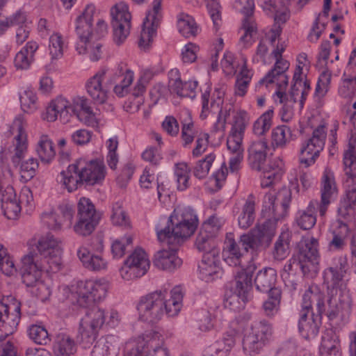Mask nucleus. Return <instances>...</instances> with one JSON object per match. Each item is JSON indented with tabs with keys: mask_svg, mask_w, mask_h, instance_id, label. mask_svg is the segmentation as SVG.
<instances>
[{
	"mask_svg": "<svg viewBox=\"0 0 356 356\" xmlns=\"http://www.w3.org/2000/svg\"><path fill=\"white\" fill-rule=\"evenodd\" d=\"M60 241L53 235L40 238L35 248L22 259L20 268L23 283L32 287L40 280L42 272H56L61 265Z\"/></svg>",
	"mask_w": 356,
	"mask_h": 356,
	"instance_id": "nucleus-1",
	"label": "nucleus"
},
{
	"mask_svg": "<svg viewBox=\"0 0 356 356\" xmlns=\"http://www.w3.org/2000/svg\"><path fill=\"white\" fill-rule=\"evenodd\" d=\"M170 294V298L167 299V290L161 289L142 296L137 306L140 318L148 323H156L164 314L169 317L177 316L182 307L183 292L180 286H175Z\"/></svg>",
	"mask_w": 356,
	"mask_h": 356,
	"instance_id": "nucleus-2",
	"label": "nucleus"
},
{
	"mask_svg": "<svg viewBox=\"0 0 356 356\" xmlns=\"http://www.w3.org/2000/svg\"><path fill=\"white\" fill-rule=\"evenodd\" d=\"M199 220L190 207H177L168 218L164 228H156L158 239L161 243L179 245L195 232Z\"/></svg>",
	"mask_w": 356,
	"mask_h": 356,
	"instance_id": "nucleus-3",
	"label": "nucleus"
},
{
	"mask_svg": "<svg viewBox=\"0 0 356 356\" xmlns=\"http://www.w3.org/2000/svg\"><path fill=\"white\" fill-rule=\"evenodd\" d=\"M106 168L103 161L98 159H79L60 172L57 177L69 192L77 189L79 184L93 186L100 184L105 178Z\"/></svg>",
	"mask_w": 356,
	"mask_h": 356,
	"instance_id": "nucleus-4",
	"label": "nucleus"
},
{
	"mask_svg": "<svg viewBox=\"0 0 356 356\" xmlns=\"http://www.w3.org/2000/svg\"><path fill=\"white\" fill-rule=\"evenodd\" d=\"M316 312L321 316L325 311V296L316 286H312L302 296L298 329L300 334L306 339H314L319 331V321L314 318L313 305Z\"/></svg>",
	"mask_w": 356,
	"mask_h": 356,
	"instance_id": "nucleus-5",
	"label": "nucleus"
},
{
	"mask_svg": "<svg viewBox=\"0 0 356 356\" xmlns=\"http://www.w3.org/2000/svg\"><path fill=\"white\" fill-rule=\"evenodd\" d=\"M109 283L104 279L78 281L70 286V298L74 305L86 308L105 299Z\"/></svg>",
	"mask_w": 356,
	"mask_h": 356,
	"instance_id": "nucleus-6",
	"label": "nucleus"
},
{
	"mask_svg": "<svg viewBox=\"0 0 356 356\" xmlns=\"http://www.w3.org/2000/svg\"><path fill=\"white\" fill-rule=\"evenodd\" d=\"M226 92V86L222 85L216 87L210 101V91L205 90L201 96L202 111L200 118L206 119L210 113L218 111V118L215 124V128L217 130L225 129L227 118L230 115L234 109L232 104H226L223 108L224 97Z\"/></svg>",
	"mask_w": 356,
	"mask_h": 356,
	"instance_id": "nucleus-7",
	"label": "nucleus"
},
{
	"mask_svg": "<svg viewBox=\"0 0 356 356\" xmlns=\"http://www.w3.org/2000/svg\"><path fill=\"white\" fill-rule=\"evenodd\" d=\"M163 344L162 334L149 330L127 343V356H169Z\"/></svg>",
	"mask_w": 356,
	"mask_h": 356,
	"instance_id": "nucleus-8",
	"label": "nucleus"
},
{
	"mask_svg": "<svg viewBox=\"0 0 356 356\" xmlns=\"http://www.w3.org/2000/svg\"><path fill=\"white\" fill-rule=\"evenodd\" d=\"M106 311L99 306H93L81 319L77 336L80 344L86 348L93 343L99 330L106 321Z\"/></svg>",
	"mask_w": 356,
	"mask_h": 356,
	"instance_id": "nucleus-9",
	"label": "nucleus"
},
{
	"mask_svg": "<svg viewBox=\"0 0 356 356\" xmlns=\"http://www.w3.org/2000/svg\"><path fill=\"white\" fill-rule=\"evenodd\" d=\"M272 334L270 324L266 320L254 322L244 333L243 351L246 355L255 356L262 351Z\"/></svg>",
	"mask_w": 356,
	"mask_h": 356,
	"instance_id": "nucleus-10",
	"label": "nucleus"
},
{
	"mask_svg": "<svg viewBox=\"0 0 356 356\" xmlns=\"http://www.w3.org/2000/svg\"><path fill=\"white\" fill-rule=\"evenodd\" d=\"M353 300L348 291H340L338 296L328 300L327 316L335 328H341L349 321L352 312Z\"/></svg>",
	"mask_w": 356,
	"mask_h": 356,
	"instance_id": "nucleus-11",
	"label": "nucleus"
},
{
	"mask_svg": "<svg viewBox=\"0 0 356 356\" xmlns=\"http://www.w3.org/2000/svg\"><path fill=\"white\" fill-rule=\"evenodd\" d=\"M327 136L325 123L314 129L312 136L301 144L299 162L306 168L314 165L323 151Z\"/></svg>",
	"mask_w": 356,
	"mask_h": 356,
	"instance_id": "nucleus-12",
	"label": "nucleus"
},
{
	"mask_svg": "<svg viewBox=\"0 0 356 356\" xmlns=\"http://www.w3.org/2000/svg\"><path fill=\"white\" fill-rule=\"evenodd\" d=\"M277 220L276 217L270 214L263 221L260 220L250 233L243 234L244 243L256 250L260 246L268 247L275 235Z\"/></svg>",
	"mask_w": 356,
	"mask_h": 356,
	"instance_id": "nucleus-13",
	"label": "nucleus"
},
{
	"mask_svg": "<svg viewBox=\"0 0 356 356\" xmlns=\"http://www.w3.org/2000/svg\"><path fill=\"white\" fill-rule=\"evenodd\" d=\"M78 220L74 226V231L81 236H88L95 229L101 219V214L96 210L92 201L82 197L77 204Z\"/></svg>",
	"mask_w": 356,
	"mask_h": 356,
	"instance_id": "nucleus-14",
	"label": "nucleus"
},
{
	"mask_svg": "<svg viewBox=\"0 0 356 356\" xmlns=\"http://www.w3.org/2000/svg\"><path fill=\"white\" fill-rule=\"evenodd\" d=\"M20 319V302L14 298L0 301V341L15 332Z\"/></svg>",
	"mask_w": 356,
	"mask_h": 356,
	"instance_id": "nucleus-15",
	"label": "nucleus"
},
{
	"mask_svg": "<svg viewBox=\"0 0 356 356\" xmlns=\"http://www.w3.org/2000/svg\"><path fill=\"white\" fill-rule=\"evenodd\" d=\"M286 49V44L278 43L275 49L272 51V55L276 59L273 68L269 71L267 74L261 79L257 87L266 85L267 87L270 83H275L280 87L287 86L289 77L286 74V71L289 67V63L282 58V54Z\"/></svg>",
	"mask_w": 356,
	"mask_h": 356,
	"instance_id": "nucleus-16",
	"label": "nucleus"
},
{
	"mask_svg": "<svg viewBox=\"0 0 356 356\" xmlns=\"http://www.w3.org/2000/svg\"><path fill=\"white\" fill-rule=\"evenodd\" d=\"M111 24L113 29V40L115 44H122L129 34L131 15L128 6L120 2L111 10Z\"/></svg>",
	"mask_w": 356,
	"mask_h": 356,
	"instance_id": "nucleus-17",
	"label": "nucleus"
},
{
	"mask_svg": "<svg viewBox=\"0 0 356 356\" xmlns=\"http://www.w3.org/2000/svg\"><path fill=\"white\" fill-rule=\"evenodd\" d=\"M149 266L147 253L142 248H136L124 261L120 275L125 280L138 278L146 274Z\"/></svg>",
	"mask_w": 356,
	"mask_h": 356,
	"instance_id": "nucleus-18",
	"label": "nucleus"
},
{
	"mask_svg": "<svg viewBox=\"0 0 356 356\" xmlns=\"http://www.w3.org/2000/svg\"><path fill=\"white\" fill-rule=\"evenodd\" d=\"M95 7L92 4L86 6L82 13L75 21V31L78 36L76 49L79 54H85L87 51L86 44L90 38H92V25Z\"/></svg>",
	"mask_w": 356,
	"mask_h": 356,
	"instance_id": "nucleus-19",
	"label": "nucleus"
},
{
	"mask_svg": "<svg viewBox=\"0 0 356 356\" xmlns=\"http://www.w3.org/2000/svg\"><path fill=\"white\" fill-rule=\"evenodd\" d=\"M74 215L73 207L68 204H62L56 210L44 211L41 214V221L49 229L58 231L70 228Z\"/></svg>",
	"mask_w": 356,
	"mask_h": 356,
	"instance_id": "nucleus-20",
	"label": "nucleus"
},
{
	"mask_svg": "<svg viewBox=\"0 0 356 356\" xmlns=\"http://www.w3.org/2000/svg\"><path fill=\"white\" fill-rule=\"evenodd\" d=\"M161 2L162 0L153 1L152 8L147 11L143 21L138 45L144 49L149 47L160 24L162 18Z\"/></svg>",
	"mask_w": 356,
	"mask_h": 356,
	"instance_id": "nucleus-21",
	"label": "nucleus"
},
{
	"mask_svg": "<svg viewBox=\"0 0 356 356\" xmlns=\"http://www.w3.org/2000/svg\"><path fill=\"white\" fill-rule=\"evenodd\" d=\"M26 122L22 115H18L14 119L10 127L9 131L14 136V151L12 161L15 166L19 165L21 160L27 152L28 141L26 131Z\"/></svg>",
	"mask_w": 356,
	"mask_h": 356,
	"instance_id": "nucleus-22",
	"label": "nucleus"
},
{
	"mask_svg": "<svg viewBox=\"0 0 356 356\" xmlns=\"http://www.w3.org/2000/svg\"><path fill=\"white\" fill-rule=\"evenodd\" d=\"M249 250H255L256 249L244 243L243 234L238 241L227 236L222 250L223 260L230 266H242L245 254Z\"/></svg>",
	"mask_w": 356,
	"mask_h": 356,
	"instance_id": "nucleus-23",
	"label": "nucleus"
},
{
	"mask_svg": "<svg viewBox=\"0 0 356 356\" xmlns=\"http://www.w3.org/2000/svg\"><path fill=\"white\" fill-rule=\"evenodd\" d=\"M314 270L305 262L300 259L295 254L285 264L281 277L286 285L290 290L294 291L297 289L300 272L304 275L309 274Z\"/></svg>",
	"mask_w": 356,
	"mask_h": 356,
	"instance_id": "nucleus-24",
	"label": "nucleus"
},
{
	"mask_svg": "<svg viewBox=\"0 0 356 356\" xmlns=\"http://www.w3.org/2000/svg\"><path fill=\"white\" fill-rule=\"evenodd\" d=\"M338 190L334 172L329 168L324 170L321 184V201L318 202V212L321 218L326 215L331 202L337 195Z\"/></svg>",
	"mask_w": 356,
	"mask_h": 356,
	"instance_id": "nucleus-25",
	"label": "nucleus"
},
{
	"mask_svg": "<svg viewBox=\"0 0 356 356\" xmlns=\"http://www.w3.org/2000/svg\"><path fill=\"white\" fill-rule=\"evenodd\" d=\"M318 248V241L316 238L313 236L305 235L298 242L297 253L295 254L315 271L320 259Z\"/></svg>",
	"mask_w": 356,
	"mask_h": 356,
	"instance_id": "nucleus-26",
	"label": "nucleus"
},
{
	"mask_svg": "<svg viewBox=\"0 0 356 356\" xmlns=\"http://www.w3.org/2000/svg\"><path fill=\"white\" fill-rule=\"evenodd\" d=\"M134 79V72L128 68L127 64L120 63L111 74L109 82L115 84L113 92L119 97L126 96L130 91V86Z\"/></svg>",
	"mask_w": 356,
	"mask_h": 356,
	"instance_id": "nucleus-27",
	"label": "nucleus"
},
{
	"mask_svg": "<svg viewBox=\"0 0 356 356\" xmlns=\"http://www.w3.org/2000/svg\"><path fill=\"white\" fill-rule=\"evenodd\" d=\"M105 76L106 70H100L92 76L90 77L85 83L87 94L94 103L97 104L105 103L108 99L109 90L106 84H103Z\"/></svg>",
	"mask_w": 356,
	"mask_h": 356,
	"instance_id": "nucleus-28",
	"label": "nucleus"
},
{
	"mask_svg": "<svg viewBox=\"0 0 356 356\" xmlns=\"http://www.w3.org/2000/svg\"><path fill=\"white\" fill-rule=\"evenodd\" d=\"M327 268L323 273L324 283L327 288H334L343 280L348 266L346 257L339 256L332 258L330 262L327 261Z\"/></svg>",
	"mask_w": 356,
	"mask_h": 356,
	"instance_id": "nucleus-29",
	"label": "nucleus"
},
{
	"mask_svg": "<svg viewBox=\"0 0 356 356\" xmlns=\"http://www.w3.org/2000/svg\"><path fill=\"white\" fill-rule=\"evenodd\" d=\"M302 67L297 66L293 76V83L291 88L289 94L287 95L288 99L293 103H298L299 109L301 111L305 102L311 91L310 83L308 80L302 79Z\"/></svg>",
	"mask_w": 356,
	"mask_h": 356,
	"instance_id": "nucleus-30",
	"label": "nucleus"
},
{
	"mask_svg": "<svg viewBox=\"0 0 356 356\" xmlns=\"http://www.w3.org/2000/svg\"><path fill=\"white\" fill-rule=\"evenodd\" d=\"M260 171L262 172L261 186L268 188L279 182L284 172V163L280 156L269 159L267 164L261 165Z\"/></svg>",
	"mask_w": 356,
	"mask_h": 356,
	"instance_id": "nucleus-31",
	"label": "nucleus"
},
{
	"mask_svg": "<svg viewBox=\"0 0 356 356\" xmlns=\"http://www.w3.org/2000/svg\"><path fill=\"white\" fill-rule=\"evenodd\" d=\"M168 86L171 92L176 93L181 97L193 99L196 96L198 82L195 80H182L177 69H172L169 72Z\"/></svg>",
	"mask_w": 356,
	"mask_h": 356,
	"instance_id": "nucleus-32",
	"label": "nucleus"
},
{
	"mask_svg": "<svg viewBox=\"0 0 356 356\" xmlns=\"http://www.w3.org/2000/svg\"><path fill=\"white\" fill-rule=\"evenodd\" d=\"M71 108L72 102L58 96L51 100L47 106L45 119L49 122H54L58 118L62 123H68L72 118Z\"/></svg>",
	"mask_w": 356,
	"mask_h": 356,
	"instance_id": "nucleus-33",
	"label": "nucleus"
},
{
	"mask_svg": "<svg viewBox=\"0 0 356 356\" xmlns=\"http://www.w3.org/2000/svg\"><path fill=\"white\" fill-rule=\"evenodd\" d=\"M250 118L247 111H237L233 116L232 127L228 135L227 143L231 145L243 143L244 133L249 123Z\"/></svg>",
	"mask_w": 356,
	"mask_h": 356,
	"instance_id": "nucleus-34",
	"label": "nucleus"
},
{
	"mask_svg": "<svg viewBox=\"0 0 356 356\" xmlns=\"http://www.w3.org/2000/svg\"><path fill=\"white\" fill-rule=\"evenodd\" d=\"M153 263L159 269L173 271L181 266L182 260L177 256L176 249L172 248L156 252Z\"/></svg>",
	"mask_w": 356,
	"mask_h": 356,
	"instance_id": "nucleus-35",
	"label": "nucleus"
},
{
	"mask_svg": "<svg viewBox=\"0 0 356 356\" xmlns=\"http://www.w3.org/2000/svg\"><path fill=\"white\" fill-rule=\"evenodd\" d=\"M268 143L266 140H254L248 147V163L252 169L261 170L266 159Z\"/></svg>",
	"mask_w": 356,
	"mask_h": 356,
	"instance_id": "nucleus-36",
	"label": "nucleus"
},
{
	"mask_svg": "<svg viewBox=\"0 0 356 356\" xmlns=\"http://www.w3.org/2000/svg\"><path fill=\"white\" fill-rule=\"evenodd\" d=\"M216 236L211 233L208 226L201 227L196 236L195 246L198 251L203 252L204 254H220V250L216 241Z\"/></svg>",
	"mask_w": 356,
	"mask_h": 356,
	"instance_id": "nucleus-37",
	"label": "nucleus"
},
{
	"mask_svg": "<svg viewBox=\"0 0 356 356\" xmlns=\"http://www.w3.org/2000/svg\"><path fill=\"white\" fill-rule=\"evenodd\" d=\"M236 213L238 226L245 229L249 228L254 222L256 217L255 196L250 194Z\"/></svg>",
	"mask_w": 356,
	"mask_h": 356,
	"instance_id": "nucleus-38",
	"label": "nucleus"
},
{
	"mask_svg": "<svg viewBox=\"0 0 356 356\" xmlns=\"http://www.w3.org/2000/svg\"><path fill=\"white\" fill-rule=\"evenodd\" d=\"M198 268L201 280L207 282L212 281L220 271L219 254H204Z\"/></svg>",
	"mask_w": 356,
	"mask_h": 356,
	"instance_id": "nucleus-39",
	"label": "nucleus"
},
{
	"mask_svg": "<svg viewBox=\"0 0 356 356\" xmlns=\"http://www.w3.org/2000/svg\"><path fill=\"white\" fill-rule=\"evenodd\" d=\"M256 270L254 264H250L245 268L238 270L234 275V291L248 297L252 289V277Z\"/></svg>",
	"mask_w": 356,
	"mask_h": 356,
	"instance_id": "nucleus-40",
	"label": "nucleus"
},
{
	"mask_svg": "<svg viewBox=\"0 0 356 356\" xmlns=\"http://www.w3.org/2000/svg\"><path fill=\"white\" fill-rule=\"evenodd\" d=\"M150 78L148 74L144 73L137 80L131 90V96L134 98L127 106V111L134 113L139 110L140 106L144 103V95L146 92L147 86L149 82Z\"/></svg>",
	"mask_w": 356,
	"mask_h": 356,
	"instance_id": "nucleus-41",
	"label": "nucleus"
},
{
	"mask_svg": "<svg viewBox=\"0 0 356 356\" xmlns=\"http://www.w3.org/2000/svg\"><path fill=\"white\" fill-rule=\"evenodd\" d=\"M6 192V194L3 195L1 199L3 214L8 219H16L21 213V203L17 198L13 188H8Z\"/></svg>",
	"mask_w": 356,
	"mask_h": 356,
	"instance_id": "nucleus-42",
	"label": "nucleus"
},
{
	"mask_svg": "<svg viewBox=\"0 0 356 356\" xmlns=\"http://www.w3.org/2000/svg\"><path fill=\"white\" fill-rule=\"evenodd\" d=\"M277 280V271L275 268L266 267L259 270L254 279L256 289L263 293H269L274 289Z\"/></svg>",
	"mask_w": 356,
	"mask_h": 356,
	"instance_id": "nucleus-43",
	"label": "nucleus"
},
{
	"mask_svg": "<svg viewBox=\"0 0 356 356\" xmlns=\"http://www.w3.org/2000/svg\"><path fill=\"white\" fill-rule=\"evenodd\" d=\"M77 256L83 266L91 270L99 271L107 268V261L101 254H92L86 247H80Z\"/></svg>",
	"mask_w": 356,
	"mask_h": 356,
	"instance_id": "nucleus-44",
	"label": "nucleus"
},
{
	"mask_svg": "<svg viewBox=\"0 0 356 356\" xmlns=\"http://www.w3.org/2000/svg\"><path fill=\"white\" fill-rule=\"evenodd\" d=\"M318 202L311 200L305 209L298 210L296 215V222L302 229H312L316 222V207H318Z\"/></svg>",
	"mask_w": 356,
	"mask_h": 356,
	"instance_id": "nucleus-45",
	"label": "nucleus"
},
{
	"mask_svg": "<svg viewBox=\"0 0 356 356\" xmlns=\"http://www.w3.org/2000/svg\"><path fill=\"white\" fill-rule=\"evenodd\" d=\"M321 356H341L339 338L332 330H327L322 336L320 346Z\"/></svg>",
	"mask_w": 356,
	"mask_h": 356,
	"instance_id": "nucleus-46",
	"label": "nucleus"
},
{
	"mask_svg": "<svg viewBox=\"0 0 356 356\" xmlns=\"http://www.w3.org/2000/svg\"><path fill=\"white\" fill-rule=\"evenodd\" d=\"M38 49L36 42H28L26 45L16 54L14 64L17 69L27 70L34 60L35 53Z\"/></svg>",
	"mask_w": 356,
	"mask_h": 356,
	"instance_id": "nucleus-47",
	"label": "nucleus"
},
{
	"mask_svg": "<svg viewBox=\"0 0 356 356\" xmlns=\"http://www.w3.org/2000/svg\"><path fill=\"white\" fill-rule=\"evenodd\" d=\"M277 86V90L275 91L273 98L275 102H279L282 105L280 110L279 115L283 122H289L293 116L295 103L288 99L287 94L284 92L286 86Z\"/></svg>",
	"mask_w": 356,
	"mask_h": 356,
	"instance_id": "nucleus-48",
	"label": "nucleus"
},
{
	"mask_svg": "<svg viewBox=\"0 0 356 356\" xmlns=\"http://www.w3.org/2000/svg\"><path fill=\"white\" fill-rule=\"evenodd\" d=\"M243 4L242 13L244 15L241 29L244 33L256 36L258 32L257 24L253 16L254 10V0H241Z\"/></svg>",
	"mask_w": 356,
	"mask_h": 356,
	"instance_id": "nucleus-49",
	"label": "nucleus"
},
{
	"mask_svg": "<svg viewBox=\"0 0 356 356\" xmlns=\"http://www.w3.org/2000/svg\"><path fill=\"white\" fill-rule=\"evenodd\" d=\"M291 234L289 230L282 231L276 239L271 251L273 259L282 261L285 259L290 253V242Z\"/></svg>",
	"mask_w": 356,
	"mask_h": 356,
	"instance_id": "nucleus-50",
	"label": "nucleus"
},
{
	"mask_svg": "<svg viewBox=\"0 0 356 356\" xmlns=\"http://www.w3.org/2000/svg\"><path fill=\"white\" fill-rule=\"evenodd\" d=\"M252 76L253 72L247 67L246 58H243V65L236 79L234 90L236 95L243 97L246 94Z\"/></svg>",
	"mask_w": 356,
	"mask_h": 356,
	"instance_id": "nucleus-51",
	"label": "nucleus"
},
{
	"mask_svg": "<svg viewBox=\"0 0 356 356\" xmlns=\"http://www.w3.org/2000/svg\"><path fill=\"white\" fill-rule=\"evenodd\" d=\"M36 152L41 161L46 163L51 162L56 155L53 142L47 135L40 136L37 144Z\"/></svg>",
	"mask_w": 356,
	"mask_h": 356,
	"instance_id": "nucleus-52",
	"label": "nucleus"
},
{
	"mask_svg": "<svg viewBox=\"0 0 356 356\" xmlns=\"http://www.w3.org/2000/svg\"><path fill=\"white\" fill-rule=\"evenodd\" d=\"M116 355L114 337L106 336L101 337L94 346L90 356H113Z\"/></svg>",
	"mask_w": 356,
	"mask_h": 356,
	"instance_id": "nucleus-53",
	"label": "nucleus"
},
{
	"mask_svg": "<svg viewBox=\"0 0 356 356\" xmlns=\"http://www.w3.org/2000/svg\"><path fill=\"white\" fill-rule=\"evenodd\" d=\"M185 118L181 119V138L183 142V146L187 147L191 145L194 138L199 134L198 131L195 129L193 122L191 120V114L186 111L184 113Z\"/></svg>",
	"mask_w": 356,
	"mask_h": 356,
	"instance_id": "nucleus-54",
	"label": "nucleus"
},
{
	"mask_svg": "<svg viewBox=\"0 0 356 356\" xmlns=\"http://www.w3.org/2000/svg\"><path fill=\"white\" fill-rule=\"evenodd\" d=\"M191 170V168L185 162L178 163L175 165L174 175L178 191H184L190 186Z\"/></svg>",
	"mask_w": 356,
	"mask_h": 356,
	"instance_id": "nucleus-55",
	"label": "nucleus"
},
{
	"mask_svg": "<svg viewBox=\"0 0 356 356\" xmlns=\"http://www.w3.org/2000/svg\"><path fill=\"white\" fill-rule=\"evenodd\" d=\"M179 32L185 38L195 36L200 31L194 18L187 14H181L177 22Z\"/></svg>",
	"mask_w": 356,
	"mask_h": 356,
	"instance_id": "nucleus-56",
	"label": "nucleus"
},
{
	"mask_svg": "<svg viewBox=\"0 0 356 356\" xmlns=\"http://www.w3.org/2000/svg\"><path fill=\"white\" fill-rule=\"evenodd\" d=\"M291 138V130L286 125H278L271 132V143L274 147L283 148Z\"/></svg>",
	"mask_w": 356,
	"mask_h": 356,
	"instance_id": "nucleus-57",
	"label": "nucleus"
},
{
	"mask_svg": "<svg viewBox=\"0 0 356 356\" xmlns=\"http://www.w3.org/2000/svg\"><path fill=\"white\" fill-rule=\"evenodd\" d=\"M290 175L291 178L289 179L291 185H294V188L298 191L299 185L298 181L300 182L304 190H307L310 188L313 183V177L311 172L307 169H302L299 168L298 169H293L291 172Z\"/></svg>",
	"mask_w": 356,
	"mask_h": 356,
	"instance_id": "nucleus-58",
	"label": "nucleus"
},
{
	"mask_svg": "<svg viewBox=\"0 0 356 356\" xmlns=\"http://www.w3.org/2000/svg\"><path fill=\"white\" fill-rule=\"evenodd\" d=\"M76 350L74 341L67 336L58 337L54 345L56 356H71L75 353Z\"/></svg>",
	"mask_w": 356,
	"mask_h": 356,
	"instance_id": "nucleus-59",
	"label": "nucleus"
},
{
	"mask_svg": "<svg viewBox=\"0 0 356 356\" xmlns=\"http://www.w3.org/2000/svg\"><path fill=\"white\" fill-rule=\"evenodd\" d=\"M274 108L270 106L253 124L252 131L257 136L265 134L272 125Z\"/></svg>",
	"mask_w": 356,
	"mask_h": 356,
	"instance_id": "nucleus-60",
	"label": "nucleus"
},
{
	"mask_svg": "<svg viewBox=\"0 0 356 356\" xmlns=\"http://www.w3.org/2000/svg\"><path fill=\"white\" fill-rule=\"evenodd\" d=\"M48 48L51 59H58L63 56L67 44L60 33H54L49 37Z\"/></svg>",
	"mask_w": 356,
	"mask_h": 356,
	"instance_id": "nucleus-61",
	"label": "nucleus"
},
{
	"mask_svg": "<svg viewBox=\"0 0 356 356\" xmlns=\"http://www.w3.org/2000/svg\"><path fill=\"white\" fill-rule=\"evenodd\" d=\"M227 149L232 154L229 161V168L232 172H237L241 168V163L243 159L244 148L243 143L231 145L227 143Z\"/></svg>",
	"mask_w": 356,
	"mask_h": 356,
	"instance_id": "nucleus-62",
	"label": "nucleus"
},
{
	"mask_svg": "<svg viewBox=\"0 0 356 356\" xmlns=\"http://www.w3.org/2000/svg\"><path fill=\"white\" fill-rule=\"evenodd\" d=\"M248 300V297L246 295H241L235 291L230 293L227 292L224 300V306L231 311L239 312L244 308Z\"/></svg>",
	"mask_w": 356,
	"mask_h": 356,
	"instance_id": "nucleus-63",
	"label": "nucleus"
},
{
	"mask_svg": "<svg viewBox=\"0 0 356 356\" xmlns=\"http://www.w3.org/2000/svg\"><path fill=\"white\" fill-rule=\"evenodd\" d=\"M281 294L280 289H274L268 294V298L263 304L264 312L266 316H273L278 312Z\"/></svg>",
	"mask_w": 356,
	"mask_h": 356,
	"instance_id": "nucleus-64",
	"label": "nucleus"
}]
</instances>
